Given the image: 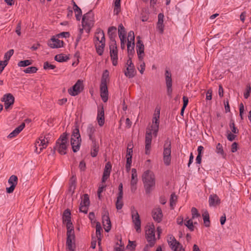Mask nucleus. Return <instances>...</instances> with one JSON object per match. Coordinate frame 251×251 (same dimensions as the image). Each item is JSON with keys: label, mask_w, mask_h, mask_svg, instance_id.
<instances>
[{"label": "nucleus", "mask_w": 251, "mask_h": 251, "mask_svg": "<svg viewBox=\"0 0 251 251\" xmlns=\"http://www.w3.org/2000/svg\"><path fill=\"white\" fill-rule=\"evenodd\" d=\"M96 38L99 42H105L104 34L102 30L99 29L96 32Z\"/></svg>", "instance_id": "7c9ffc66"}, {"label": "nucleus", "mask_w": 251, "mask_h": 251, "mask_svg": "<svg viewBox=\"0 0 251 251\" xmlns=\"http://www.w3.org/2000/svg\"><path fill=\"white\" fill-rule=\"evenodd\" d=\"M136 50L139 60L142 61L144 55V45L140 39L136 43Z\"/></svg>", "instance_id": "dca6fc26"}, {"label": "nucleus", "mask_w": 251, "mask_h": 251, "mask_svg": "<svg viewBox=\"0 0 251 251\" xmlns=\"http://www.w3.org/2000/svg\"><path fill=\"white\" fill-rule=\"evenodd\" d=\"M8 182L10 184V186L6 188V192L7 193H12L18 183V177L15 175H12L8 179Z\"/></svg>", "instance_id": "ddd939ff"}, {"label": "nucleus", "mask_w": 251, "mask_h": 251, "mask_svg": "<svg viewBox=\"0 0 251 251\" xmlns=\"http://www.w3.org/2000/svg\"><path fill=\"white\" fill-rule=\"evenodd\" d=\"M109 75L108 72L107 70H105L102 74V76L101 80V83L103 82L104 81L105 83H106V79L108 78Z\"/></svg>", "instance_id": "e2e57ef3"}, {"label": "nucleus", "mask_w": 251, "mask_h": 251, "mask_svg": "<svg viewBox=\"0 0 251 251\" xmlns=\"http://www.w3.org/2000/svg\"><path fill=\"white\" fill-rule=\"evenodd\" d=\"M92 142V146L91 150V155L92 157H96L99 150V147L96 141H94Z\"/></svg>", "instance_id": "bb28decb"}, {"label": "nucleus", "mask_w": 251, "mask_h": 251, "mask_svg": "<svg viewBox=\"0 0 251 251\" xmlns=\"http://www.w3.org/2000/svg\"><path fill=\"white\" fill-rule=\"evenodd\" d=\"M251 92V87L249 84H248L246 85V92L244 94V97L245 99H247L250 95V93Z\"/></svg>", "instance_id": "5fc2aeb1"}, {"label": "nucleus", "mask_w": 251, "mask_h": 251, "mask_svg": "<svg viewBox=\"0 0 251 251\" xmlns=\"http://www.w3.org/2000/svg\"><path fill=\"white\" fill-rule=\"evenodd\" d=\"M126 70L124 71L125 75L128 78L133 77L136 73L135 67L126 66Z\"/></svg>", "instance_id": "aec40b11"}, {"label": "nucleus", "mask_w": 251, "mask_h": 251, "mask_svg": "<svg viewBox=\"0 0 251 251\" xmlns=\"http://www.w3.org/2000/svg\"><path fill=\"white\" fill-rule=\"evenodd\" d=\"M216 152L221 154L223 157L225 156V153L223 150V146L220 143H218L216 146Z\"/></svg>", "instance_id": "8fccbe9b"}, {"label": "nucleus", "mask_w": 251, "mask_h": 251, "mask_svg": "<svg viewBox=\"0 0 251 251\" xmlns=\"http://www.w3.org/2000/svg\"><path fill=\"white\" fill-rule=\"evenodd\" d=\"M131 163H132V159L130 158V157H127L126 163V170L127 172H128L129 171V170H130Z\"/></svg>", "instance_id": "052dcab7"}, {"label": "nucleus", "mask_w": 251, "mask_h": 251, "mask_svg": "<svg viewBox=\"0 0 251 251\" xmlns=\"http://www.w3.org/2000/svg\"><path fill=\"white\" fill-rule=\"evenodd\" d=\"M110 54L113 65L116 66L118 64V49L110 50Z\"/></svg>", "instance_id": "b1692460"}, {"label": "nucleus", "mask_w": 251, "mask_h": 251, "mask_svg": "<svg viewBox=\"0 0 251 251\" xmlns=\"http://www.w3.org/2000/svg\"><path fill=\"white\" fill-rule=\"evenodd\" d=\"M132 220L136 231L139 233L141 232V220L137 210L132 211Z\"/></svg>", "instance_id": "9b49d317"}, {"label": "nucleus", "mask_w": 251, "mask_h": 251, "mask_svg": "<svg viewBox=\"0 0 251 251\" xmlns=\"http://www.w3.org/2000/svg\"><path fill=\"white\" fill-rule=\"evenodd\" d=\"M96 235L98 240V244L100 246L101 241V231L102 230L100 224L99 222H97L96 226Z\"/></svg>", "instance_id": "473e14b6"}, {"label": "nucleus", "mask_w": 251, "mask_h": 251, "mask_svg": "<svg viewBox=\"0 0 251 251\" xmlns=\"http://www.w3.org/2000/svg\"><path fill=\"white\" fill-rule=\"evenodd\" d=\"M43 67L45 70H48V69L52 70V69H54V68H55V66L50 64L47 61L44 63Z\"/></svg>", "instance_id": "680f3d73"}, {"label": "nucleus", "mask_w": 251, "mask_h": 251, "mask_svg": "<svg viewBox=\"0 0 251 251\" xmlns=\"http://www.w3.org/2000/svg\"><path fill=\"white\" fill-rule=\"evenodd\" d=\"M112 169V165L109 162L106 163L103 174L109 176Z\"/></svg>", "instance_id": "4c0bfd02"}, {"label": "nucleus", "mask_w": 251, "mask_h": 251, "mask_svg": "<svg viewBox=\"0 0 251 251\" xmlns=\"http://www.w3.org/2000/svg\"><path fill=\"white\" fill-rule=\"evenodd\" d=\"M25 127V123H23L19 126L16 127L12 132L7 136L9 138H12L16 136Z\"/></svg>", "instance_id": "412c9836"}, {"label": "nucleus", "mask_w": 251, "mask_h": 251, "mask_svg": "<svg viewBox=\"0 0 251 251\" xmlns=\"http://www.w3.org/2000/svg\"><path fill=\"white\" fill-rule=\"evenodd\" d=\"M108 211L106 208L103 209V211L102 214V222L109 219Z\"/></svg>", "instance_id": "4d7b16f0"}, {"label": "nucleus", "mask_w": 251, "mask_h": 251, "mask_svg": "<svg viewBox=\"0 0 251 251\" xmlns=\"http://www.w3.org/2000/svg\"><path fill=\"white\" fill-rule=\"evenodd\" d=\"M63 222L66 224L67 231L74 230V227L71 222V217H63Z\"/></svg>", "instance_id": "c756f323"}, {"label": "nucleus", "mask_w": 251, "mask_h": 251, "mask_svg": "<svg viewBox=\"0 0 251 251\" xmlns=\"http://www.w3.org/2000/svg\"><path fill=\"white\" fill-rule=\"evenodd\" d=\"M32 64V61L29 60H25L23 61H20L18 65L19 67H26L29 66Z\"/></svg>", "instance_id": "603ef678"}, {"label": "nucleus", "mask_w": 251, "mask_h": 251, "mask_svg": "<svg viewBox=\"0 0 251 251\" xmlns=\"http://www.w3.org/2000/svg\"><path fill=\"white\" fill-rule=\"evenodd\" d=\"M109 49L111 50H117V46L116 41L115 39L110 40V43L109 45Z\"/></svg>", "instance_id": "bf43d9fd"}, {"label": "nucleus", "mask_w": 251, "mask_h": 251, "mask_svg": "<svg viewBox=\"0 0 251 251\" xmlns=\"http://www.w3.org/2000/svg\"><path fill=\"white\" fill-rule=\"evenodd\" d=\"M191 213L192 219H194L195 218L200 216V214L199 213L198 210L195 207L192 208Z\"/></svg>", "instance_id": "6e6d98bb"}, {"label": "nucleus", "mask_w": 251, "mask_h": 251, "mask_svg": "<svg viewBox=\"0 0 251 251\" xmlns=\"http://www.w3.org/2000/svg\"><path fill=\"white\" fill-rule=\"evenodd\" d=\"M100 96L103 102H105L108 99V89L106 83L103 82L101 83L100 86Z\"/></svg>", "instance_id": "4468645a"}, {"label": "nucleus", "mask_w": 251, "mask_h": 251, "mask_svg": "<svg viewBox=\"0 0 251 251\" xmlns=\"http://www.w3.org/2000/svg\"><path fill=\"white\" fill-rule=\"evenodd\" d=\"M68 135V134L66 132L63 133L56 141L55 149L61 154L66 153V150L69 146Z\"/></svg>", "instance_id": "7ed1b4c3"}, {"label": "nucleus", "mask_w": 251, "mask_h": 251, "mask_svg": "<svg viewBox=\"0 0 251 251\" xmlns=\"http://www.w3.org/2000/svg\"><path fill=\"white\" fill-rule=\"evenodd\" d=\"M69 58L67 56L64 55L63 54H59L55 55L54 59L59 62L66 61Z\"/></svg>", "instance_id": "ea45409f"}, {"label": "nucleus", "mask_w": 251, "mask_h": 251, "mask_svg": "<svg viewBox=\"0 0 251 251\" xmlns=\"http://www.w3.org/2000/svg\"><path fill=\"white\" fill-rule=\"evenodd\" d=\"M103 226L106 232H108L111 227V221L110 219L102 222Z\"/></svg>", "instance_id": "09e8293b"}, {"label": "nucleus", "mask_w": 251, "mask_h": 251, "mask_svg": "<svg viewBox=\"0 0 251 251\" xmlns=\"http://www.w3.org/2000/svg\"><path fill=\"white\" fill-rule=\"evenodd\" d=\"M168 244L174 251H182V249H183L182 245L176 239L175 240L174 242L172 241Z\"/></svg>", "instance_id": "4be33fe9"}, {"label": "nucleus", "mask_w": 251, "mask_h": 251, "mask_svg": "<svg viewBox=\"0 0 251 251\" xmlns=\"http://www.w3.org/2000/svg\"><path fill=\"white\" fill-rule=\"evenodd\" d=\"M163 18L164 15L162 13H159L158 15V19L157 24V27L161 33H162L164 30Z\"/></svg>", "instance_id": "5701e85b"}, {"label": "nucleus", "mask_w": 251, "mask_h": 251, "mask_svg": "<svg viewBox=\"0 0 251 251\" xmlns=\"http://www.w3.org/2000/svg\"><path fill=\"white\" fill-rule=\"evenodd\" d=\"M21 24H22V23L21 21H20L19 22V23L18 24V25H17V26L16 28L15 32L17 34V35L19 36H20L21 34Z\"/></svg>", "instance_id": "338daca9"}, {"label": "nucleus", "mask_w": 251, "mask_h": 251, "mask_svg": "<svg viewBox=\"0 0 251 251\" xmlns=\"http://www.w3.org/2000/svg\"><path fill=\"white\" fill-rule=\"evenodd\" d=\"M186 222L185 223L184 225L189 228V229L192 231L194 230V226H193V223L192 222V219H189L186 221V220H185Z\"/></svg>", "instance_id": "3c124183"}, {"label": "nucleus", "mask_w": 251, "mask_h": 251, "mask_svg": "<svg viewBox=\"0 0 251 251\" xmlns=\"http://www.w3.org/2000/svg\"><path fill=\"white\" fill-rule=\"evenodd\" d=\"M14 50L11 49L9 50L8 51H7L4 54V58L5 60L4 61H2L3 62H6L8 64V62L10 59L11 57L13 55L14 53Z\"/></svg>", "instance_id": "79ce46f5"}, {"label": "nucleus", "mask_w": 251, "mask_h": 251, "mask_svg": "<svg viewBox=\"0 0 251 251\" xmlns=\"http://www.w3.org/2000/svg\"><path fill=\"white\" fill-rule=\"evenodd\" d=\"M177 199V196L175 195V193L171 194L170 200V204L172 209H174V206L176 205Z\"/></svg>", "instance_id": "c03bdc74"}, {"label": "nucleus", "mask_w": 251, "mask_h": 251, "mask_svg": "<svg viewBox=\"0 0 251 251\" xmlns=\"http://www.w3.org/2000/svg\"><path fill=\"white\" fill-rule=\"evenodd\" d=\"M45 138V137L40 136L35 142V152L40 153L44 149L47 147L48 141H46Z\"/></svg>", "instance_id": "1a4fd4ad"}, {"label": "nucleus", "mask_w": 251, "mask_h": 251, "mask_svg": "<svg viewBox=\"0 0 251 251\" xmlns=\"http://www.w3.org/2000/svg\"><path fill=\"white\" fill-rule=\"evenodd\" d=\"M67 236L66 246L67 249L68 251L75 250V246L74 230L67 231Z\"/></svg>", "instance_id": "6e6552de"}, {"label": "nucleus", "mask_w": 251, "mask_h": 251, "mask_svg": "<svg viewBox=\"0 0 251 251\" xmlns=\"http://www.w3.org/2000/svg\"><path fill=\"white\" fill-rule=\"evenodd\" d=\"M1 101L4 102V108L7 111L12 108L15 101V98L11 93H7L1 98Z\"/></svg>", "instance_id": "0eeeda50"}, {"label": "nucleus", "mask_w": 251, "mask_h": 251, "mask_svg": "<svg viewBox=\"0 0 251 251\" xmlns=\"http://www.w3.org/2000/svg\"><path fill=\"white\" fill-rule=\"evenodd\" d=\"M121 9V0H115L114 2V12L118 14Z\"/></svg>", "instance_id": "a18cd8bd"}, {"label": "nucleus", "mask_w": 251, "mask_h": 251, "mask_svg": "<svg viewBox=\"0 0 251 251\" xmlns=\"http://www.w3.org/2000/svg\"><path fill=\"white\" fill-rule=\"evenodd\" d=\"M220 200L216 195H210L209 198V203L210 206H214L220 203Z\"/></svg>", "instance_id": "a878e982"}, {"label": "nucleus", "mask_w": 251, "mask_h": 251, "mask_svg": "<svg viewBox=\"0 0 251 251\" xmlns=\"http://www.w3.org/2000/svg\"><path fill=\"white\" fill-rule=\"evenodd\" d=\"M104 114L103 106L99 107L98 108V114L97 119L100 126H102L104 124Z\"/></svg>", "instance_id": "a211bd4d"}, {"label": "nucleus", "mask_w": 251, "mask_h": 251, "mask_svg": "<svg viewBox=\"0 0 251 251\" xmlns=\"http://www.w3.org/2000/svg\"><path fill=\"white\" fill-rule=\"evenodd\" d=\"M152 216L154 221L158 223L160 222L163 217L161 209L160 207L154 208L152 211Z\"/></svg>", "instance_id": "f3484780"}, {"label": "nucleus", "mask_w": 251, "mask_h": 251, "mask_svg": "<svg viewBox=\"0 0 251 251\" xmlns=\"http://www.w3.org/2000/svg\"><path fill=\"white\" fill-rule=\"evenodd\" d=\"M171 141L167 139L164 144L163 151V161L164 164L168 166L171 163Z\"/></svg>", "instance_id": "423d86ee"}, {"label": "nucleus", "mask_w": 251, "mask_h": 251, "mask_svg": "<svg viewBox=\"0 0 251 251\" xmlns=\"http://www.w3.org/2000/svg\"><path fill=\"white\" fill-rule=\"evenodd\" d=\"M75 5V7L73 8V9L75 13L76 19L77 21H80L82 15V11L81 9L77 5V4Z\"/></svg>", "instance_id": "72a5a7b5"}, {"label": "nucleus", "mask_w": 251, "mask_h": 251, "mask_svg": "<svg viewBox=\"0 0 251 251\" xmlns=\"http://www.w3.org/2000/svg\"><path fill=\"white\" fill-rule=\"evenodd\" d=\"M160 110L155 111L152 118V124L146 130L145 140V153L148 154L150 151L152 140V134L156 137L159 129Z\"/></svg>", "instance_id": "f257e3e1"}, {"label": "nucleus", "mask_w": 251, "mask_h": 251, "mask_svg": "<svg viewBox=\"0 0 251 251\" xmlns=\"http://www.w3.org/2000/svg\"><path fill=\"white\" fill-rule=\"evenodd\" d=\"M88 206H89L87 205L80 204L79 211L81 212H83L85 214L87 213L88 211Z\"/></svg>", "instance_id": "0e129e2a"}, {"label": "nucleus", "mask_w": 251, "mask_h": 251, "mask_svg": "<svg viewBox=\"0 0 251 251\" xmlns=\"http://www.w3.org/2000/svg\"><path fill=\"white\" fill-rule=\"evenodd\" d=\"M94 14L92 10H90L83 15L82 19V25L83 27L87 28V29L89 31L94 26Z\"/></svg>", "instance_id": "20e7f679"}, {"label": "nucleus", "mask_w": 251, "mask_h": 251, "mask_svg": "<svg viewBox=\"0 0 251 251\" xmlns=\"http://www.w3.org/2000/svg\"><path fill=\"white\" fill-rule=\"evenodd\" d=\"M165 81L167 89V94L168 95L171 97L172 93V74L171 73L168 71L166 70L165 73Z\"/></svg>", "instance_id": "f8f14e48"}, {"label": "nucleus", "mask_w": 251, "mask_h": 251, "mask_svg": "<svg viewBox=\"0 0 251 251\" xmlns=\"http://www.w3.org/2000/svg\"><path fill=\"white\" fill-rule=\"evenodd\" d=\"M37 68L35 67H29L25 69L24 72L26 74L35 73L37 72Z\"/></svg>", "instance_id": "864d4df0"}, {"label": "nucleus", "mask_w": 251, "mask_h": 251, "mask_svg": "<svg viewBox=\"0 0 251 251\" xmlns=\"http://www.w3.org/2000/svg\"><path fill=\"white\" fill-rule=\"evenodd\" d=\"M131 179L130 185L137 184L138 181L137 171L136 169L133 168L131 170Z\"/></svg>", "instance_id": "2f4dec72"}, {"label": "nucleus", "mask_w": 251, "mask_h": 251, "mask_svg": "<svg viewBox=\"0 0 251 251\" xmlns=\"http://www.w3.org/2000/svg\"><path fill=\"white\" fill-rule=\"evenodd\" d=\"M81 143V139L76 140L75 141L74 140V139H73V141H71V145L72 146L73 151L74 152H76L79 150Z\"/></svg>", "instance_id": "393cba45"}, {"label": "nucleus", "mask_w": 251, "mask_h": 251, "mask_svg": "<svg viewBox=\"0 0 251 251\" xmlns=\"http://www.w3.org/2000/svg\"><path fill=\"white\" fill-rule=\"evenodd\" d=\"M229 127L231 129V133L234 134H238L239 133V130L235 127L234 122L233 120L231 119L229 124Z\"/></svg>", "instance_id": "a19ab883"}, {"label": "nucleus", "mask_w": 251, "mask_h": 251, "mask_svg": "<svg viewBox=\"0 0 251 251\" xmlns=\"http://www.w3.org/2000/svg\"><path fill=\"white\" fill-rule=\"evenodd\" d=\"M105 187H106V185H102L99 186L98 190V192H97L98 197H99V199H100V194L103 192V191L104 189L105 188Z\"/></svg>", "instance_id": "69168bd1"}, {"label": "nucleus", "mask_w": 251, "mask_h": 251, "mask_svg": "<svg viewBox=\"0 0 251 251\" xmlns=\"http://www.w3.org/2000/svg\"><path fill=\"white\" fill-rule=\"evenodd\" d=\"M202 216L203 218L204 224L206 227H208L210 226V220H209V215L207 211H204Z\"/></svg>", "instance_id": "c9c22d12"}, {"label": "nucleus", "mask_w": 251, "mask_h": 251, "mask_svg": "<svg viewBox=\"0 0 251 251\" xmlns=\"http://www.w3.org/2000/svg\"><path fill=\"white\" fill-rule=\"evenodd\" d=\"M122 199L123 196L118 195L116 202V207L117 210H120L123 207V202L122 201Z\"/></svg>", "instance_id": "58836bf2"}, {"label": "nucleus", "mask_w": 251, "mask_h": 251, "mask_svg": "<svg viewBox=\"0 0 251 251\" xmlns=\"http://www.w3.org/2000/svg\"><path fill=\"white\" fill-rule=\"evenodd\" d=\"M100 45L99 46L96 45L97 52L99 55H101L103 52V49L105 47V42H100Z\"/></svg>", "instance_id": "37998d69"}, {"label": "nucleus", "mask_w": 251, "mask_h": 251, "mask_svg": "<svg viewBox=\"0 0 251 251\" xmlns=\"http://www.w3.org/2000/svg\"><path fill=\"white\" fill-rule=\"evenodd\" d=\"M75 181L76 177L75 176H73L70 179V190H73V193H74V190L75 188Z\"/></svg>", "instance_id": "de8ad7c7"}, {"label": "nucleus", "mask_w": 251, "mask_h": 251, "mask_svg": "<svg viewBox=\"0 0 251 251\" xmlns=\"http://www.w3.org/2000/svg\"><path fill=\"white\" fill-rule=\"evenodd\" d=\"M48 46L51 48H59L63 46V42L52 37L48 43Z\"/></svg>", "instance_id": "2eb2a0df"}, {"label": "nucleus", "mask_w": 251, "mask_h": 251, "mask_svg": "<svg viewBox=\"0 0 251 251\" xmlns=\"http://www.w3.org/2000/svg\"><path fill=\"white\" fill-rule=\"evenodd\" d=\"M96 131V129L94 126L90 124L88 126L86 129V133L89 137V139L92 141H96L95 136L94 135V133Z\"/></svg>", "instance_id": "6ab92c4d"}, {"label": "nucleus", "mask_w": 251, "mask_h": 251, "mask_svg": "<svg viewBox=\"0 0 251 251\" xmlns=\"http://www.w3.org/2000/svg\"><path fill=\"white\" fill-rule=\"evenodd\" d=\"M129 42L131 44L134 42V34L132 31H129L128 34L127 43Z\"/></svg>", "instance_id": "13d9d810"}, {"label": "nucleus", "mask_w": 251, "mask_h": 251, "mask_svg": "<svg viewBox=\"0 0 251 251\" xmlns=\"http://www.w3.org/2000/svg\"><path fill=\"white\" fill-rule=\"evenodd\" d=\"M227 139L230 141H232L234 140L236 137V135L232 134L231 132L228 133L227 135Z\"/></svg>", "instance_id": "774afa93"}, {"label": "nucleus", "mask_w": 251, "mask_h": 251, "mask_svg": "<svg viewBox=\"0 0 251 251\" xmlns=\"http://www.w3.org/2000/svg\"><path fill=\"white\" fill-rule=\"evenodd\" d=\"M118 34L120 38H122V37L126 38V32L125 27L122 24L119 25Z\"/></svg>", "instance_id": "e433bc0d"}, {"label": "nucleus", "mask_w": 251, "mask_h": 251, "mask_svg": "<svg viewBox=\"0 0 251 251\" xmlns=\"http://www.w3.org/2000/svg\"><path fill=\"white\" fill-rule=\"evenodd\" d=\"M73 139H74V141L81 139L80 134L79 133V130L77 126H76L75 128L73 130L71 135V141H73Z\"/></svg>", "instance_id": "cd10ccee"}, {"label": "nucleus", "mask_w": 251, "mask_h": 251, "mask_svg": "<svg viewBox=\"0 0 251 251\" xmlns=\"http://www.w3.org/2000/svg\"><path fill=\"white\" fill-rule=\"evenodd\" d=\"M82 89V81L78 80L75 84L68 90V92L70 95L75 96L79 94Z\"/></svg>", "instance_id": "9d476101"}, {"label": "nucleus", "mask_w": 251, "mask_h": 251, "mask_svg": "<svg viewBox=\"0 0 251 251\" xmlns=\"http://www.w3.org/2000/svg\"><path fill=\"white\" fill-rule=\"evenodd\" d=\"M142 180L146 194H150L155 185V177L152 172L150 170L145 171L142 176Z\"/></svg>", "instance_id": "f03ea898"}, {"label": "nucleus", "mask_w": 251, "mask_h": 251, "mask_svg": "<svg viewBox=\"0 0 251 251\" xmlns=\"http://www.w3.org/2000/svg\"><path fill=\"white\" fill-rule=\"evenodd\" d=\"M81 205H87L89 206L90 204V201L89 197L88 194H84L83 195V198H82V201L80 202Z\"/></svg>", "instance_id": "49530a36"}, {"label": "nucleus", "mask_w": 251, "mask_h": 251, "mask_svg": "<svg viewBox=\"0 0 251 251\" xmlns=\"http://www.w3.org/2000/svg\"><path fill=\"white\" fill-rule=\"evenodd\" d=\"M146 238L150 247H152L155 244L156 239L155 237V226L153 224L151 225L148 229H146Z\"/></svg>", "instance_id": "39448f33"}, {"label": "nucleus", "mask_w": 251, "mask_h": 251, "mask_svg": "<svg viewBox=\"0 0 251 251\" xmlns=\"http://www.w3.org/2000/svg\"><path fill=\"white\" fill-rule=\"evenodd\" d=\"M128 56H132L134 53V42L132 43H127V44Z\"/></svg>", "instance_id": "f704fd0d"}, {"label": "nucleus", "mask_w": 251, "mask_h": 251, "mask_svg": "<svg viewBox=\"0 0 251 251\" xmlns=\"http://www.w3.org/2000/svg\"><path fill=\"white\" fill-rule=\"evenodd\" d=\"M117 28L115 26H111L108 29V35L110 40L115 39L117 36Z\"/></svg>", "instance_id": "c85d7f7f"}]
</instances>
